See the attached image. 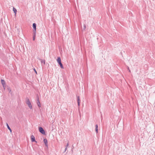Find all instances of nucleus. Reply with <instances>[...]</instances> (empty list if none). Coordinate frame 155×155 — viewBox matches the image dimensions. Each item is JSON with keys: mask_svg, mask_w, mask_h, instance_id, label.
<instances>
[{"mask_svg": "<svg viewBox=\"0 0 155 155\" xmlns=\"http://www.w3.org/2000/svg\"><path fill=\"white\" fill-rule=\"evenodd\" d=\"M57 61L58 64L60 65L61 68L62 69H64V67L63 65V64L61 63V59L60 57H58V58Z\"/></svg>", "mask_w": 155, "mask_h": 155, "instance_id": "obj_1", "label": "nucleus"}, {"mask_svg": "<svg viewBox=\"0 0 155 155\" xmlns=\"http://www.w3.org/2000/svg\"><path fill=\"white\" fill-rule=\"evenodd\" d=\"M26 103L28 105V107L31 109L32 108V106L31 103L28 98H27L26 99Z\"/></svg>", "mask_w": 155, "mask_h": 155, "instance_id": "obj_2", "label": "nucleus"}, {"mask_svg": "<svg viewBox=\"0 0 155 155\" xmlns=\"http://www.w3.org/2000/svg\"><path fill=\"white\" fill-rule=\"evenodd\" d=\"M39 132L42 134H45V132L43 129L41 127H39Z\"/></svg>", "mask_w": 155, "mask_h": 155, "instance_id": "obj_3", "label": "nucleus"}, {"mask_svg": "<svg viewBox=\"0 0 155 155\" xmlns=\"http://www.w3.org/2000/svg\"><path fill=\"white\" fill-rule=\"evenodd\" d=\"M33 27L34 28L33 30V33H36V24L35 23H34L33 24Z\"/></svg>", "mask_w": 155, "mask_h": 155, "instance_id": "obj_4", "label": "nucleus"}, {"mask_svg": "<svg viewBox=\"0 0 155 155\" xmlns=\"http://www.w3.org/2000/svg\"><path fill=\"white\" fill-rule=\"evenodd\" d=\"M45 144V145L48 147V141L46 139H44L43 140Z\"/></svg>", "mask_w": 155, "mask_h": 155, "instance_id": "obj_5", "label": "nucleus"}, {"mask_svg": "<svg viewBox=\"0 0 155 155\" xmlns=\"http://www.w3.org/2000/svg\"><path fill=\"white\" fill-rule=\"evenodd\" d=\"M1 82L3 85V87H4L5 85V82L4 80L2 79L1 80Z\"/></svg>", "mask_w": 155, "mask_h": 155, "instance_id": "obj_6", "label": "nucleus"}, {"mask_svg": "<svg viewBox=\"0 0 155 155\" xmlns=\"http://www.w3.org/2000/svg\"><path fill=\"white\" fill-rule=\"evenodd\" d=\"M31 141L32 142H36V141L35 140V137H34V136L33 135H31Z\"/></svg>", "mask_w": 155, "mask_h": 155, "instance_id": "obj_7", "label": "nucleus"}, {"mask_svg": "<svg viewBox=\"0 0 155 155\" xmlns=\"http://www.w3.org/2000/svg\"><path fill=\"white\" fill-rule=\"evenodd\" d=\"M37 105H38V107H41V104L39 101L38 98V99L37 100Z\"/></svg>", "mask_w": 155, "mask_h": 155, "instance_id": "obj_8", "label": "nucleus"}, {"mask_svg": "<svg viewBox=\"0 0 155 155\" xmlns=\"http://www.w3.org/2000/svg\"><path fill=\"white\" fill-rule=\"evenodd\" d=\"M77 102L78 104V107L80 106V98L79 96H77Z\"/></svg>", "mask_w": 155, "mask_h": 155, "instance_id": "obj_9", "label": "nucleus"}, {"mask_svg": "<svg viewBox=\"0 0 155 155\" xmlns=\"http://www.w3.org/2000/svg\"><path fill=\"white\" fill-rule=\"evenodd\" d=\"M95 131L97 133L98 132V125L97 124L95 125Z\"/></svg>", "mask_w": 155, "mask_h": 155, "instance_id": "obj_10", "label": "nucleus"}, {"mask_svg": "<svg viewBox=\"0 0 155 155\" xmlns=\"http://www.w3.org/2000/svg\"><path fill=\"white\" fill-rule=\"evenodd\" d=\"M6 125L7 126V127L8 128L9 130L11 132H12V130H11V129L10 128V127H9L8 124L7 123H6Z\"/></svg>", "mask_w": 155, "mask_h": 155, "instance_id": "obj_11", "label": "nucleus"}, {"mask_svg": "<svg viewBox=\"0 0 155 155\" xmlns=\"http://www.w3.org/2000/svg\"><path fill=\"white\" fill-rule=\"evenodd\" d=\"M13 10L14 11V12L15 13V15L16 14V12H17V10L16 8H15L13 7Z\"/></svg>", "mask_w": 155, "mask_h": 155, "instance_id": "obj_12", "label": "nucleus"}, {"mask_svg": "<svg viewBox=\"0 0 155 155\" xmlns=\"http://www.w3.org/2000/svg\"><path fill=\"white\" fill-rule=\"evenodd\" d=\"M33 34H34V35H33V41H34L35 40V38L36 33H33Z\"/></svg>", "mask_w": 155, "mask_h": 155, "instance_id": "obj_13", "label": "nucleus"}, {"mask_svg": "<svg viewBox=\"0 0 155 155\" xmlns=\"http://www.w3.org/2000/svg\"><path fill=\"white\" fill-rule=\"evenodd\" d=\"M86 28V26L85 24H84V28H83V30H84Z\"/></svg>", "mask_w": 155, "mask_h": 155, "instance_id": "obj_14", "label": "nucleus"}, {"mask_svg": "<svg viewBox=\"0 0 155 155\" xmlns=\"http://www.w3.org/2000/svg\"><path fill=\"white\" fill-rule=\"evenodd\" d=\"M34 71L35 72V73H36V74H37V72L36 71V70L35 69V68H34Z\"/></svg>", "mask_w": 155, "mask_h": 155, "instance_id": "obj_15", "label": "nucleus"}, {"mask_svg": "<svg viewBox=\"0 0 155 155\" xmlns=\"http://www.w3.org/2000/svg\"><path fill=\"white\" fill-rule=\"evenodd\" d=\"M43 62L44 63V64L45 63V61H43V60H41V63H42Z\"/></svg>", "mask_w": 155, "mask_h": 155, "instance_id": "obj_16", "label": "nucleus"}, {"mask_svg": "<svg viewBox=\"0 0 155 155\" xmlns=\"http://www.w3.org/2000/svg\"><path fill=\"white\" fill-rule=\"evenodd\" d=\"M67 149V147H66V148H65V150H64V152H65L66 151V150Z\"/></svg>", "mask_w": 155, "mask_h": 155, "instance_id": "obj_17", "label": "nucleus"}, {"mask_svg": "<svg viewBox=\"0 0 155 155\" xmlns=\"http://www.w3.org/2000/svg\"><path fill=\"white\" fill-rule=\"evenodd\" d=\"M69 144L68 143H67V145L66 146V147H67L68 146Z\"/></svg>", "mask_w": 155, "mask_h": 155, "instance_id": "obj_18", "label": "nucleus"}, {"mask_svg": "<svg viewBox=\"0 0 155 155\" xmlns=\"http://www.w3.org/2000/svg\"><path fill=\"white\" fill-rule=\"evenodd\" d=\"M8 90L9 91V92H10L11 91V90L10 89L8 88Z\"/></svg>", "mask_w": 155, "mask_h": 155, "instance_id": "obj_19", "label": "nucleus"}, {"mask_svg": "<svg viewBox=\"0 0 155 155\" xmlns=\"http://www.w3.org/2000/svg\"><path fill=\"white\" fill-rule=\"evenodd\" d=\"M128 70H129V72H130V69H129V67H128Z\"/></svg>", "mask_w": 155, "mask_h": 155, "instance_id": "obj_20", "label": "nucleus"}, {"mask_svg": "<svg viewBox=\"0 0 155 155\" xmlns=\"http://www.w3.org/2000/svg\"><path fill=\"white\" fill-rule=\"evenodd\" d=\"M5 86L4 87H3V88L5 89Z\"/></svg>", "mask_w": 155, "mask_h": 155, "instance_id": "obj_21", "label": "nucleus"}, {"mask_svg": "<svg viewBox=\"0 0 155 155\" xmlns=\"http://www.w3.org/2000/svg\"><path fill=\"white\" fill-rule=\"evenodd\" d=\"M154 155H155V154H154Z\"/></svg>", "mask_w": 155, "mask_h": 155, "instance_id": "obj_22", "label": "nucleus"}]
</instances>
